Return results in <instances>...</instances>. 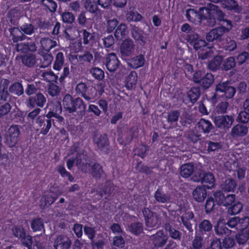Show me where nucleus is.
Listing matches in <instances>:
<instances>
[{"mask_svg":"<svg viewBox=\"0 0 249 249\" xmlns=\"http://www.w3.org/2000/svg\"><path fill=\"white\" fill-rule=\"evenodd\" d=\"M62 103L65 109L70 113L77 112L81 114L86 108V105L82 99L79 97L74 99L69 94L65 95Z\"/></svg>","mask_w":249,"mask_h":249,"instance_id":"obj_1","label":"nucleus"},{"mask_svg":"<svg viewBox=\"0 0 249 249\" xmlns=\"http://www.w3.org/2000/svg\"><path fill=\"white\" fill-rule=\"evenodd\" d=\"M20 134L19 125L10 126L4 135V142L9 147L15 146L19 140Z\"/></svg>","mask_w":249,"mask_h":249,"instance_id":"obj_2","label":"nucleus"},{"mask_svg":"<svg viewBox=\"0 0 249 249\" xmlns=\"http://www.w3.org/2000/svg\"><path fill=\"white\" fill-rule=\"evenodd\" d=\"M168 236L163 230H160L149 237L148 244L152 249H158L163 247L167 242Z\"/></svg>","mask_w":249,"mask_h":249,"instance_id":"obj_3","label":"nucleus"},{"mask_svg":"<svg viewBox=\"0 0 249 249\" xmlns=\"http://www.w3.org/2000/svg\"><path fill=\"white\" fill-rule=\"evenodd\" d=\"M194 182H201L204 183L208 189L212 188L215 184V178L211 173H206L203 171L197 172L192 177Z\"/></svg>","mask_w":249,"mask_h":249,"instance_id":"obj_4","label":"nucleus"},{"mask_svg":"<svg viewBox=\"0 0 249 249\" xmlns=\"http://www.w3.org/2000/svg\"><path fill=\"white\" fill-rule=\"evenodd\" d=\"M35 122L37 127L36 131L40 130L39 134L43 135L47 134L52 127V124L54 126L55 125L53 119L52 118H47V119H45L44 115L38 116Z\"/></svg>","mask_w":249,"mask_h":249,"instance_id":"obj_5","label":"nucleus"},{"mask_svg":"<svg viewBox=\"0 0 249 249\" xmlns=\"http://www.w3.org/2000/svg\"><path fill=\"white\" fill-rule=\"evenodd\" d=\"M8 114V119L14 120L20 116L21 112L17 107L12 109L10 104L6 102L0 106V118L7 116Z\"/></svg>","mask_w":249,"mask_h":249,"instance_id":"obj_6","label":"nucleus"},{"mask_svg":"<svg viewBox=\"0 0 249 249\" xmlns=\"http://www.w3.org/2000/svg\"><path fill=\"white\" fill-rule=\"evenodd\" d=\"M179 211L180 213L181 214L180 218L183 226L190 232H192L193 222L195 221L193 213L184 208H181Z\"/></svg>","mask_w":249,"mask_h":249,"instance_id":"obj_7","label":"nucleus"},{"mask_svg":"<svg viewBox=\"0 0 249 249\" xmlns=\"http://www.w3.org/2000/svg\"><path fill=\"white\" fill-rule=\"evenodd\" d=\"M142 213L145 217L146 225L148 227L155 228L160 224L159 215L153 214L148 208H144Z\"/></svg>","mask_w":249,"mask_h":249,"instance_id":"obj_8","label":"nucleus"},{"mask_svg":"<svg viewBox=\"0 0 249 249\" xmlns=\"http://www.w3.org/2000/svg\"><path fill=\"white\" fill-rule=\"evenodd\" d=\"M234 119L231 116L220 115L214 117L213 122L215 126L220 129H229L231 126Z\"/></svg>","mask_w":249,"mask_h":249,"instance_id":"obj_9","label":"nucleus"},{"mask_svg":"<svg viewBox=\"0 0 249 249\" xmlns=\"http://www.w3.org/2000/svg\"><path fill=\"white\" fill-rule=\"evenodd\" d=\"M113 191V188L110 182H107L104 185L99 186L98 189H93L91 191V193H96L94 196L96 199H101L103 196V194L109 196Z\"/></svg>","mask_w":249,"mask_h":249,"instance_id":"obj_10","label":"nucleus"},{"mask_svg":"<svg viewBox=\"0 0 249 249\" xmlns=\"http://www.w3.org/2000/svg\"><path fill=\"white\" fill-rule=\"evenodd\" d=\"M71 244V239L66 235L60 234L56 237L53 247L55 249H69Z\"/></svg>","mask_w":249,"mask_h":249,"instance_id":"obj_11","label":"nucleus"},{"mask_svg":"<svg viewBox=\"0 0 249 249\" xmlns=\"http://www.w3.org/2000/svg\"><path fill=\"white\" fill-rule=\"evenodd\" d=\"M46 103V98L42 93L38 92L34 96H31L29 98L27 102L28 107H34L37 106L42 107Z\"/></svg>","mask_w":249,"mask_h":249,"instance_id":"obj_12","label":"nucleus"},{"mask_svg":"<svg viewBox=\"0 0 249 249\" xmlns=\"http://www.w3.org/2000/svg\"><path fill=\"white\" fill-rule=\"evenodd\" d=\"M249 224V218L248 217H245L241 219L238 217H233L229 219L227 222V225L231 228L239 227L240 229H243L248 226Z\"/></svg>","mask_w":249,"mask_h":249,"instance_id":"obj_13","label":"nucleus"},{"mask_svg":"<svg viewBox=\"0 0 249 249\" xmlns=\"http://www.w3.org/2000/svg\"><path fill=\"white\" fill-rule=\"evenodd\" d=\"M62 111V107L60 103L57 102L54 104L53 108L48 112L46 117L49 118L54 117L59 123L61 124L64 122V118L60 115Z\"/></svg>","mask_w":249,"mask_h":249,"instance_id":"obj_14","label":"nucleus"},{"mask_svg":"<svg viewBox=\"0 0 249 249\" xmlns=\"http://www.w3.org/2000/svg\"><path fill=\"white\" fill-rule=\"evenodd\" d=\"M94 141L101 152L106 154L109 152V143L106 134H104L97 137L95 139Z\"/></svg>","mask_w":249,"mask_h":249,"instance_id":"obj_15","label":"nucleus"},{"mask_svg":"<svg viewBox=\"0 0 249 249\" xmlns=\"http://www.w3.org/2000/svg\"><path fill=\"white\" fill-rule=\"evenodd\" d=\"M135 44L130 39H127L123 41L120 47L122 55L124 57L128 56L132 54L135 50Z\"/></svg>","mask_w":249,"mask_h":249,"instance_id":"obj_16","label":"nucleus"},{"mask_svg":"<svg viewBox=\"0 0 249 249\" xmlns=\"http://www.w3.org/2000/svg\"><path fill=\"white\" fill-rule=\"evenodd\" d=\"M119 61L115 53H110L106 57V66L110 71H115L118 68Z\"/></svg>","mask_w":249,"mask_h":249,"instance_id":"obj_17","label":"nucleus"},{"mask_svg":"<svg viewBox=\"0 0 249 249\" xmlns=\"http://www.w3.org/2000/svg\"><path fill=\"white\" fill-rule=\"evenodd\" d=\"M224 34L225 29L223 27L215 28L207 34L206 39L209 42H212L214 40L221 41Z\"/></svg>","mask_w":249,"mask_h":249,"instance_id":"obj_18","label":"nucleus"},{"mask_svg":"<svg viewBox=\"0 0 249 249\" xmlns=\"http://www.w3.org/2000/svg\"><path fill=\"white\" fill-rule=\"evenodd\" d=\"M16 50L19 53H27L30 52H36L37 46L34 42L19 43L15 45Z\"/></svg>","mask_w":249,"mask_h":249,"instance_id":"obj_19","label":"nucleus"},{"mask_svg":"<svg viewBox=\"0 0 249 249\" xmlns=\"http://www.w3.org/2000/svg\"><path fill=\"white\" fill-rule=\"evenodd\" d=\"M165 231L169 234L172 239L179 241L181 239L182 233L174 227L172 222H166L164 226Z\"/></svg>","mask_w":249,"mask_h":249,"instance_id":"obj_20","label":"nucleus"},{"mask_svg":"<svg viewBox=\"0 0 249 249\" xmlns=\"http://www.w3.org/2000/svg\"><path fill=\"white\" fill-rule=\"evenodd\" d=\"M61 194H55L53 192L47 193L40 199L41 205L43 208L48 207L57 199L59 195Z\"/></svg>","mask_w":249,"mask_h":249,"instance_id":"obj_21","label":"nucleus"},{"mask_svg":"<svg viewBox=\"0 0 249 249\" xmlns=\"http://www.w3.org/2000/svg\"><path fill=\"white\" fill-rule=\"evenodd\" d=\"M229 86V83L227 82H220L215 86V92L211 97V101L213 103H215L218 99L220 98L218 94V92L226 93L227 88Z\"/></svg>","mask_w":249,"mask_h":249,"instance_id":"obj_22","label":"nucleus"},{"mask_svg":"<svg viewBox=\"0 0 249 249\" xmlns=\"http://www.w3.org/2000/svg\"><path fill=\"white\" fill-rule=\"evenodd\" d=\"M210 15V10L206 7H201L199 10V15L200 17L201 20H205L206 21V23L208 26L213 27L215 23V19L213 18H207V16Z\"/></svg>","mask_w":249,"mask_h":249,"instance_id":"obj_23","label":"nucleus"},{"mask_svg":"<svg viewBox=\"0 0 249 249\" xmlns=\"http://www.w3.org/2000/svg\"><path fill=\"white\" fill-rule=\"evenodd\" d=\"M180 116V112L178 110H173L168 113L166 119L169 126L167 128H173L177 126V122Z\"/></svg>","mask_w":249,"mask_h":249,"instance_id":"obj_24","label":"nucleus"},{"mask_svg":"<svg viewBox=\"0 0 249 249\" xmlns=\"http://www.w3.org/2000/svg\"><path fill=\"white\" fill-rule=\"evenodd\" d=\"M248 127L245 125L236 124L231 129V134L233 137H243L247 134Z\"/></svg>","mask_w":249,"mask_h":249,"instance_id":"obj_25","label":"nucleus"},{"mask_svg":"<svg viewBox=\"0 0 249 249\" xmlns=\"http://www.w3.org/2000/svg\"><path fill=\"white\" fill-rule=\"evenodd\" d=\"M222 7L228 10L233 11L239 13L242 10L240 6L235 0H224L222 1Z\"/></svg>","mask_w":249,"mask_h":249,"instance_id":"obj_26","label":"nucleus"},{"mask_svg":"<svg viewBox=\"0 0 249 249\" xmlns=\"http://www.w3.org/2000/svg\"><path fill=\"white\" fill-rule=\"evenodd\" d=\"M10 35L12 36V40L14 42H18L25 40L27 36L22 33L20 27H13L9 29Z\"/></svg>","mask_w":249,"mask_h":249,"instance_id":"obj_27","label":"nucleus"},{"mask_svg":"<svg viewBox=\"0 0 249 249\" xmlns=\"http://www.w3.org/2000/svg\"><path fill=\"white\" fill-rule=\"evenodd\" d=\"M193 196L197 202H202L207 196V191L204 186H197L193 192Z\"/></svg>","mask_w":249,"mask_h":249,"instance_id":"obj_28","label":"nucleus"},{"mask_svg":"<svg viewBox=\"0 0 249 249\" xmlns=\"http://www.w3.org/2000/svg\"><path fill=\"white\" fill-rule=\"evenodd\" d=\"M40 43L42 51L50 52V51L57 45L55 41L48 37H42L40 40Z\"/></svg>","mask_w":249,"mask_h":249,"instance_id":"obj_29","label":"nucleus"},{"mask_svg":"<svg viewBox=\"0 0 249 249\" xmlns=\"http://www.w3.org/2000/svg\"><path fill=\"white\" fill-rule=\"evenodd\" d=\"M38 54L41 57L40 60L41 62V67L46 68L49 66L53 60V56L51 53L43 51H39Z\"/></svg>","mask_w":249,"mask_h":249,"instance_id":"obj_30","label":"nucleus"},{"mask_svg":"<svg viewBox=\"0 0 249 249\" xmlns=\"http://www.w3.org/2000/svg\"><path fill=\"white\" fill-rule=\"evenodd\" d=\"M79 35L77 28L75 26H69L67 27L64 31V36L69 40H73Z\"/></svg>","mask_w":249,"mask_h":249,"instance_id":"obj_31","label":"nucleus"},{"mask_svg":"<svg viewBox=\"0 0 249 249\" xmlns=\"http://www.w3.org/2000/svg\"><path fill=\"white\" fill-rule=\"evenodd\" d=\"M155 198L159 203H165L171 202L170 194L164 193L160 189H158L155 193Z\"/></svg>","mask_w":249,"mask_h":249,"instance_id":"obj_32","label":"nucleus"},{"mask_svg":"<svg viewBox=\"0 0 249 249\" xmlns=\"http://www.w3.org/2000/svg\"><path fill=\"white\" fill-rule=\"evenodd\" d=\"M87 89L88 87L86 84L83 82L78 84L75 88V90L77 94H81L85 99L89 101L93 99V97L89 94H87Z\"/></svg>","mask_w":249,"mask_h":249,"instance_id":"obj_33","label":"nucleus"},{"mask_svg":"<svg viewBox=\"0 0 249 249\" xmlns=\"http://www.w3.org/2000/svg\"><path fill=\"white\" fill-rule=\"evenodd\" d=\"M145 58L142 54L136 56L129 60V65L133 69H137L143 66Z\"/></svg>","mask_w":249,"mask_h":249,"instance_id":"obj_34","label":"nucleus"},{"mask_svg":"<svg viewBox=\"0 0 249 249\" xmlns=\"http://www.w3.org/2000/svg\"><path fill=\"white\" fill-rule=\"evenodd\" d=\"M194 171V164L188 163L182 165L180 168V175L185 178L189 177Z\"/></svg>","mask_w":249,"mask_h":249,"instance_id":"obj_35","label":"nucleus"},{"mask_svg":"<svg viewBox=\"0 0 249 249\" xmlns=\"http://www.w3.org/2000/svg\"><path fill=\"white\" fill-rule=\"evenodd\" d=\"M236 186V184L235 181L231 178L226 179L220 185L221 189L227 192L233 191Z\"/></svg>","mask_w":249,"mask_h":249,"instance_id":"obj_36","label":"nucleus"},{"mask_svg":"<svg viewBox=\"0 0 249 249\" xmlns=\"http://www.w3.org/2000/svg\"><path fill=\"white\" fill-rule=\"evenodd\" d=\"M214 82L213 75L210 73H207L203 76L199 84L204 89L209 88Z\"/></svg>","mask_w":249,"mask_h":249,"instance_id":"obj_37","label":"nucleus"},{"mask_svg":"<svg viewBox=\"0 0 249 249\" xmlns=\"http://www.w3.org/2000/svg\"><path fill=\"white\" fill-rule=\"evenodd\" d=\"M197 125L204 133H209L213 128V125L211 122L204 119H201Z\"/></svg>","mask_w":249,"mask_h":249,"instance_id":"obj_38","label":"nucleus"},{"mask_svg":"<svg viewBox=\"0 0 249 249\" xmlns=\"http://www.w3.org/2000/svg\"><path fill=\"white\" fill-rule=\"evenodd\" d=\"M23 64L28 67H33L36 63V57L35 54L27 53L21 57Z\"/></svg>","mask_w":249,"mask_h":249,"instance_id":"obj_39","label":"nucleus"},{"mask_svg":"<svg viewBox=\"0 0 249 249\" xmlns=\"http://www.w3.org/2000/svg\"><path fill=\"white\" fill-rule=\"evenodd\" d=\"M9 91L12 94L20 96L24 93L23 87L19 82H15L12 84L9 88Z\"/></svg>","mask_w":249,"mask_h":249,"instance_id":"obj_40","label":"nucleus"},{"mask_svg":"<svg viewBox=\"0 0 249 249\" xmlns=\"http://www.w3.org/2000/svg\"><path fill=\"white\" fill-rule=\"evenodd\" d=\"M128 30L125 24L121 23L116 29L114 35L117 39H121L128 33Z\"/></svg>","mask_w":249,"mask_h":249,"instance_id":"obj_41","label":"nucleus"},{"mask_svg":"<svg viewBox=\"0 0 249 249\" xmlns=\"http://www.w3.org/2000/svg\"><path fill=\"white\" fill-rule=\"evenodd\" d=\"M223 57L221 56L216 55L212 59L208 64L209 69L212 71L218 70L222 62Z\"/></svg>","mask_w":249,"mask_h":249,"instance_id":"obj_42","label":"nucleus"},{"mask_svg":"<svg viewBox=\"0 0 249 249\" xmlns=\"http://www.w3.org/2000/svg\"><path fill=\"white\" fill-rule=\"evenodd\" d=\"M200 89L198 87L192 88L187 92V96L192 103H195L200 96Z\"/></svg>","mask_w":249,"mask_h":249,"instance_id":"obj_43","label":"nucleus"},{"mask_svg":"<svg viewBox=\"0 0 249 249\" xmlns=\"http://www.w3.org/2000/svg\"><path fill=\"white\" fill-rule=\"evenodd\" d=\"M184 137L191 142L195 143L200 139L201 135L196 130H189L185 132Z\"/></svg>","mask_w":249,"mask_h":249,"instance_id":"obj_44","label":"nucleus"},{"mask_svg":"<svg viewBox=\"0 0 249 249\" xmlns=\"http://www.w3.org/2000/svg\"><path fill=\"white\" fill-rule=\"evenodd\" d=\"M238 235H236V240L239 244H244L249 239V230L244 228Z\"/></svg>","mask_w":249,"mask_h":249,"instance_id":"obj_45","label":"nucleus"},{"mask_svg":"<svg viewBox=\"0 0 249 249\" xmlns=\"http://www.w3.org/2000/svg\"><path fill=\"white\" fill-rule=\"evenodd\" d=\"M126 86L129 89L133 88L137 82V74L136 71H132L130 72L126 77Z\"/></svg>","mask_w":249,"mask_h":249,"instance_id":"obj_46","label":"nucleus"},{"mask_svg":"<svg viewBox=\"0 0 249 249\" xmlns=\"http://www.w3.org/2000/svg\"><path fill=\"white\" fill-rule=\"evenodd\" d=\"M20 30L24 35L30 36L35 33L36 28L30 23H25L20 26Z\"/></svg>","mask_w":249,"mask_h":249,"instance_id":"obj_47","label":"nucleus"},{"mask_svg":"<svg viewBox=\"0 0 249 249\" xmlns=\"http://www.w3.org/2000/svg\"><path fill=\"white\" fill-rule=\"evenodd\" d=\"M235 59L232 56L229 57L223 60L222 69L225 71H229L235 66Z\"/></svg>","mask_w":249,"mask_h":249,"instance_id":"obj_48","label":"nucleus"},{"mask_svg":"<svg viewBox=\"0 0 249 249\" xmlns=\"http://www.w3.org/2000/svg\"><path fill=\"white\" fill-rule=\"evenodd\" d=\"M212 227V223L209 220L205 219L199 224V231L203 234L206 232L211 231Z\"/></svg>","mask_w":249,"mask_h":249,"instance_id":"obj_49","label":"nucleus"},{"mask_svg":"<svg viewBox=\"0 0 249 249\" xmlns=\"http://www.w3.org/2000/svg\"><path fill=\"white\" fill-rule=\"evenodd\" d=\"M64 62V57L63 53L58 52L56 55L53 68L55 70L59 71Z\"/></svg>","mask_w":249,"mask_h":249,"instance_id":"obj_50","label":"nucleus"},{"mask_svg":"<svg viewBox=\"0 0 249 249\" xmlns=\"http://www.w3.org/2000/svg\"><path fill=\"white\" fill-rule=\"evenodd\" d=\"M85 8L87 11L91 13H95L98 10L96 1L95 0H86Z\"/></svg>","mask_w":249,"mask_h":249,"instance_id":"obj_51","label":"nucleus"},{"mask_svg":"<svg viewBox=\"0 0 249 249\" xmlns=\"http://www.w3.org/2000/svg\"><path fill=\"white\" fill-rule=\"evenodd\" d=\"M205 244L203 237L199 234H196L192 242L194 249H201Z\"/></svg>","mask_w":249,"mask_h":249,"instance_id":"obj_52","label":"nucleus"},{"mask_svg":"<svg viewBox=\"0 0 249 249\" xmlns=\"http://www.w3.org/2000/svg\"><path fill=\"white\" fill-rule=\"evenodd\" d=\"M91 174L95 178H100L104 174L101 166L98 163H94L91 167Z\"/></svg>","mask_w":249,"mask_h":249,"instance_id":"obj_53","label":"nucleus"},{"mask_svg":"<svg viewBox=\"0 0 249 249\" xmlns=\"http://www.w3.org/2000/svg\"><path fill=\"white\" fill-rule=\"evenodd\" d=\"M131 34L133 38L136 40H141L144 43V36H143V32L140 30L138 27H134L131 31Z\"/></svg>","mask_w":249,"mask_h":249,"instance_id":"obj_54","label":"nucleus"},{"mask_svg":"<svg viewBox=\"0 0 249 249\" xmlns=\"http://www.w3.org/2000/svg\"><path fill=\"white\" fill-rule=\"evenodd\" d=\"M61 18L63 22L71 24L75 21L74 14L70 12H64L61 14Z\"/></svg>","mask_w":249,"mask_h":249,"instance_id":"obj_55","label":"nucleus"},{"mask_svg":"<svg viewBox=\"0 0 249 249\" xmlns=\"http://www.w3.org/2000/svg\"><path fill=\"white\" fill-rule=\"evenodd\" d=\"M242 208V204L239 202H237L228 208V213L230 215H235L239 213Z\"/></svg>","mask_w":249,"mask_h":249,"instance_id":"obj_56","label":"nucleus"},{"mask_svg":"<svg viewBox=\"0 0 249 249\" xmlns=\"http://www.w3.org/2000/svg\"><path fill=\"white\" fill-rule=\"evenodd\" d=\"M31 228L35 231H40L44 228L43 222L41 218H36L31 222Z\"/></svg>","mask_w":249,"mask_h":249,"instance_id":"obj_57","label":"nucleus"},{"mask_svg":"<svg viewBox=\"0 0 249 249\" xmlns=\"http://www.w3.org/2000/svg\"><path fill=\"white\" fill-rule=\"evenodd\" d=\"M40 75L44 80L49 82L56 80L57 78V76L52 71H42Z\"/></svg>","mask_w":249,"mask_h":249,"instance_id":"obj_58","label":"nucleus"},{"mask_svg":"<svg viewBox=\"0 0 249 249\" xmlns=\"http://www.w3.org/2000/svg\"><path fill=\"white\" fill-rule=\"evenodd\" d=\"M47 92L52 97L57 96L60 93V89L56 85L53 83H50L48 86Z\"/></svg>","mask_w":249,"mask_h":249,"instance_id":"obj_59","label":"nucleus"},{"mask_svg":"<svg viewBox=\"0 0 249 249\" xmlns=\"http://www.w3.org/2000/svg\"><path fill=\"white\" fill-rule=\"evenodd\" d=\"M38 90L39 88L37 84L34 83L28 84L25 92L27 95L30 96L37 93Z\"/></svg>","mask_w":249,"mask_h":249,"instance_id":"obj_60","label":"nucleus"},{"mask_svg":"<svg viewBox=\"0 0 249 249\" xmlns=\"http://www.w3.org/2000/svg\"><path fill=\"white\" fill-rule=\"evenodd\" d=\"M142 17L137 12L129 11L126 15L127 21H139L142 19Z\"/></svg>","mask_w":249,"mask_h":249,"instance_id":"obj_61","label":"nucleus"},{"mask_svg":"<svg viewBox=\"0 0 249 249\" xmlns=\"http://www.w3.org/2000/svg\"><path fill=\"white\" fill-rule=\"evenodd\" d=\"M229 103L226 101H223L217 104L215 107V111L218 114H224L227 113L229 107Z\"/></svg>","mask_w":249,"mask_h":249,"instance_id":"obj_62","label":"nucleus"},{"mask_svg":"<svg viewBox=\"0 0 249 249\" xmlns=\"http://www.w3.org/2000/svg\"><path fill=\"white\" fill-rule=\"evenodd\" d=\"M90 73L96 79L101 80L104 77V72L101 69L95 67L90 70Z\"/></svg>","mask_w":249,"mask_h":249,"instance_id":"obj_63","label":"nucleus"},{"mask_svg":"<svg viewBox=\"0 0 249 249\" xmlns=\"http://www.w3.org/2000/svg\"><path fill=\"white\" fill-rule=\"evenodd\" d=\"M129 231L135 234H139L142 232L143 230L142 224L141 223H134L129 227Z\"/></svg>","mask_w":249,"mask_h":249,"instance_id":"obj_64","label":"nucleus"}]
</instances>
